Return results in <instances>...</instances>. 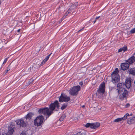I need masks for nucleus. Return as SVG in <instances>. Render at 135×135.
I'll list each match as a JSON object with an SVG mask.
<instances>
[{
	"label": "nucleus",
	"instance_id": "nucleus-31",
	"mask_svg": "<svg viewBox=\"0 0 135 135\" xmlns=\"http://www.w3.org/2000/svg\"><path fill=\"white\" fill-rule=\"evenodd\" d=\"M20 135H26V134L25 132L23 131H22V132L20 134Z\"/></svg>",
	"mask_w": 135,
	"mask_h": 135
},
{
	"label": "nucleus",
	"instance_id": "nucleus-33",
	"mask_svg": "<svg viewBox=\"0 0 135 135\" xmlns=\"http://www.w3.org/2000/svg\"><path fill=\"white\" fill-rule=\"evenodd\" d=\"M7 58H6L5 59L4 61H3V64H4L7 61Z\"/></svg>",
	"mask_w": 135,
	"mask_h": 135
},
{
	"label": "nucleus",
	"instance_id": "nucleus-46",
	"mask_svg": "<svg viewBox=\"0 0 135 135\" xmlns=\"http://www.w3.org/2000/svg\"><path fill=\"white\" fill-rule=\"evenodd\" d=\"M96 20H95L94 21V23H95V22H96Z\"/></svg>",
	"mask_w": 135,
	"mask_h": 135
},
{
	"label": "nucleus",
	"instance_id": "nucleus-8",
	"mask_svg": "<svg viewBox=\"0 0 135 135\" xmlns=\"http://www.w3.org/2000/svg\"><path fill=\"white\" fill-rule=\"evenodd\" d=\"M105 85L104 82L102 83L99 86V88L97 90V92L99 94H104L105 93Z\"/></svg>",
	"mask_w": 135,
	"mask_h": 135
},
{
	"label": "nucleus",
	"instance_id": "nucleus-2",
	"mask_svg": "<svg viewBox=\"0 0 135 135\" xmlns=\"http://www.w3.org/2000/svg\"><path fill=\"white\" fill-rule=\"evenodd\" d=\"M125 87L124 83H118L117 84V89H115L118 94H120V98L121 99L125 98L128 93L127 91L125 88Z\"/></svg>",
	"mask_w": 135,
	"mask_h": 135
},
{
	"label": "nucleus",
	"instance_id": "nucleus-39",
	"mask_svg": "<svg viewBox=\"0 0 135 135\" xmlns=\"http://www.w3.org/2000/svg\"><path fill=\"white\" fill-rule=\"evenodd\" d=\"M2 135H9L7 133H4L2 134Z\"/></svg>",
	"mask_w": 135,
	"mask_h": 135
},
{
	"label": "nucleus",
	"instance_id": "nucleus-44",
	"mask_svg": "<svg viewBox=\"0 0 135 135\" xmlns=\"http://www.w3.org/2000/svg\"><path fill=\"white\" fill-rule=\"evenodd\" d=\"M2 46L1 45V44H0V49L2 47Z\"/></svg>",
	"mask_w": 135,
	"mask_h": 135
},
{
	"label": "nucleus",
	"instance_id": "nucleus-20",
	"mask_svg": "<svg viewBox=\"0 0 135 135\" xmlns=\"http://www.w3.org/2000/svg\"><path fill=\"white\" fill-rule=\"evenodd\" d=\"M78 2H76L74 3L73 4H72L71 6V8L73 9H74L76 8V7L78 5Z\"/></svg>",
	"mask_w": 135,
	"mask_h": 135
},
{
	"label": "nucleus",
	"instance_id": "nucleus-50",
	"mask_svg": "<svg viewBox=\"0 0 135 135\" xmlns=\"http://www.w3.org/2000/svg\"><path fill=\"white\" fill-rule=\"evenodd\" d=\"M0 135H1V133L0 132Z\"/></svg>",
	"mask_w": 135,
	"mask_h": 135
},
{
	"label": "nucleus",
	"instance_id": "nucleus-6",
	"mask_svg": "<svg viewBox=\"0 0 135 135\" xmlns=\"http://www.w3.org/2000/svg\"><path fill=\"white\" fill-rule=\"evenodd\" d=\"M70 100V98L63 93H61L59 98V101L60 102H68Z\"/></svg>",
	"mask_w": 135,
	"mask_h": 135
},
{
	"label": "nucleus",
	"instance_id": "nucleus-40",
	"mask_svg": "<svg viewBox=\"0 0 135 135\" xmlns=\"http://www.w3.org/2000/svg\"><path fill=\"white\" fill-rule=\"evenodd\" d=\"M100 16H98V17H97L95 19V20H97L99 19L100 18Z\"/></svg>",
	"mask_w": 135,
	"mask_h": 135
},
{
	"label": "nucleus",
	"instance_id": "nucleus-27",
	"mask_svg": "<svg viewBox=\"0 0 135 135\" xmlns=\"http://www.w3.org/2000/svg\"><path fill=\"white\" fill-rule=\"evenodd\" d=\"M73 9H71V7L68 10V11L66 12V13L69 14V13H70L71 12L72 10Z\"/></svg>",
	"mask_w": 135,
	"mask_h": 135
},
{
	"label": "nucleus",
	"instance_id": "nucleus-47",
	"mask_svg": "<svg viewBox=\"0 0 135 135\" xmlns=\"http://www.w3.org/2000/svg\"><path fill=\"white\" fill-rule=\"evenodd\" d=\"M84 106H85L84 105H83V106H82V107H84Z\"/></svg>",
	"mask_w": 135,
	"mask_h": 135
},
{
	"label": "nucleus",
	"instance_id": "nucleus-32",
	"mask_svg": "<svg viewBox=\"0 0 135 135\" xmlns=\"http://www.w3.org/2000/svg\"><path fill=\"white\" fill-rule=\"evenodd\" d=\"M20 135H26V134L25 132L23 131H22V132L20 134Z\"/></svg>",
	"mask_w": 135,
	"mask_h": 135
},
{
	"label": "nucleus",
	"instance_id": "nucleus-14",
	"mask_svg": "<svg viewBox=\"0 0 135 135\" xmlns=\"http://www.w3.org/2000/svg\"><path fill=\"white\" fill-rule=\"evenodd\" d=\"M120 66L122 70H125L129 68V64L128 62L122 63L121 64Z\"/></svg>",
	"mask_w": 135,
	"mask_h": 135
},
{
	"label": "nucleus",
	"instance_id": "nucleus-24",
	"mask_svg": "<svg viewBox=\"0 0 135 135\" xmlns=\"http://www.w3.org/2000/svg\"><path fill=\"white\" fill-rule=\"evenodd\" d=\"M74 135H86L85 134L82 132H78L77 133L75 134Z\"/></svg>",
	"mask_w": 135,
	"mask_h": 135
},
{
	"label": "nucleus",
	"instance_id": "nucleus-48",
	"mask_svg": "<svg viewBox=\"0 0 135 135\" xmlns=\"http://www.w3.org/2000/svg\"><path fill=\"white\" fill-rule=\"evenodd\" d=\"M133 55H135V52L134 54H133Z\"/></svg>",
	"mask_w": 135,
	"mask_h": 135
},
{
	"label": "nucleus",
	"instance_id": "nucleus-22",
	"mask_svg": "<svg viewBox=\"0 0 135 135\" xmlns=\"http://www.w3.org/2000/svg\"><path fill=\"white\" fill-rule=\"evenodd\" d=\"M52 53L50 54L49 55L47 56L42 61L44 62V64H45V63L49 59L50 56L51 54Z\"/></svg>",
	"mask_w": 135,
	"mask_h": 135
},
{
	"label": "nucleus",
	"instance_id": "nucleus-16",
	"mask_svg": "<svg viewBox=\"0 0 135 135\" xmlns=\"http://www.w3.org/2000/svg\"><path fill=\"white\" fill-rule=\"evenodd\" d=\"M127 123L129 124L135 123V116L132 118H128Z\"/></svg>",
	"mask_w": 135,
	"mask_h": 135
},
{
	"label": "nucleus",
	"instance_id": "nucleus-5",
	"mask_svg": "<svg viewBox=\"0 0 135 135\" xmlns=\"http://www.w3.org/2000/svg\"><path fill=\"white\" fill-rule=\"evenodd\" d=\"M100 126L99 123L96 122L93 123H87L85 125V127L87 128L90 127L91 128L95 129Z\"/></svg>",
	"mask_w": 135,
	"mask_h": 135
},
{
	"label": "nucleus",
	"instance_id": "nucleus-35",
	"mask_svg": "<svg viewBox=\"0 0 135 135\" xmlns=\"http://www.w3.org/2000/svg\"><path fill=\"white\" fill-rule=\"evenodd\" d=\"M130 106V104L129 103H127L125 105V107H129Z\"/></svg>",
	"mask_w": 135,
	"mask_h": 135
},
{
	"label": "nucleus",
	"instance_id": "nucleus-19",
	"mask_svg": "<svg viewBox=\"0 0 135 135\" xmlns=\"http://www.w3.org/2000/svg\"><path fill=\"white\" fill-rule=\"evenodd\" d=\"M119 72L118 69V68H116L115 70L112 73L111 75V76L119 75L118 74Z\"/></svg>",
	"mask_w": 135,
	"mask_h": 135
},
{
	"label": "nucleus",
	"instance_id": "nucleus-42",
	"mask_svg": "<svg viewBox=\"0 0 135 135\" xmlns=\"http://www.w3.org/2000/svg\"><path fill=\"white\" fill-rule=\"evenodd\" d=\"M21 30V29H19L18 30H17V32H20V31Z\"/></svg>",
	"mask_w": 135,
	"mask_h": 135
},
{
	"label": "nucleus",
	"instance_id": "nucleus-43",
	"mask_svg": "<svg viewBox=\"0 0 135 135\" xmlns=\"http://www.w3.org/2000/svg\"><path fill=\"white\" fill-rule=\"evenodd\" d=\"M132 113H131L130 114H129V116H128H128H132Z\"/></svg>",
	"mask_w": 135,
	"mask_h": 135
},
{
	"label": "nucleus",
	"instance_id": "nucleus-28",
	"mask_svg": "<svg viewBox=\"0 0 135 135\" xmlns=\"http://www.w3.org/2000/svg\"><path fill=\"white\" fill-rule=\"evenodd\" d=\"M38 65H37V64L36 65H35L33 66V67L35 69H37L38 67Z\"/></svg>",
	"mask_w": 135,
	"mask_h": 135
},
{
	"label": "nucleus",
	"instance_id": "nucleus-45",
	"mask_svg": "<svg viewBox=\"0 0 135 135\" xmlns=\"http://www.w3.org/2000/svg\"><path fill=\"white\" fill-rule=\"evenodd\" d=\"M64 19H62V18L60 20L61 21V22Z\"/></svg>",
	"mask_w": 135,
	"mask_h": 135
},
{
	"label": "nucleus",
	"instance_id": "nucleus-29",
	"mask_svg": "<svg viewBox=\"0 0 135 135\" xmlns=\"http://www.w3.org/2000/svg\"><path fill=\"white\" fill-rule=\"evenodd\" d=\"M34 80L33 79H30V81H29V84H31L32 83L33 81Z\"/></svg>",
	"mask_w": 135,
	"mask_h": 135
},
{
	"label": "nucleus",
	"instance_id": "nucleus-25",
	"mask_svg": "<svg viewBox=\"0 0 135 135\" xmlns=\"http://www.w3.org/2000/svg\"><path fill=\"white\" fill-rule=\"evenodd\" d=\"M123 50V51L124 52H125L127 50V48L126 46H124L123 47H122L121 48Z\"/></svg>",
	"mask_w": 135,
	"mask_h": 135
},
{
	"label": "nucleus",
	"instance_id": "nucleus-38",
	"mask_svg": "<svg viewBox=\"0 0 135 135\" xmlns=\"http://www.w3.org/2000/svg\"><path fill=\"white\" fill-rule=\"evenodd\" d=\"M84 28V27L82 29H81L80 30H79V31H78V32H79L81 31H82L83 30V29Z\"/></svg>",
	"mask_w": 135,
	"mask_h": 135
},
{
	"label": "nucleus",
	"instance_id": "nucleus-3",
	"mask_svg": "<svg viewBox=\"0 0 135 135\" xmlns=\"http://www.w3.org/2000/svg\"><path fill=\"white\" fill-rule=\"evenodd\" d=\"M80 89V87L79 85L74 86L69 90V93L71 95L76 96L78 94Z\"/></svg>",
	"mask_w": 135,
	"mask_h": 135
},
{
	"label": "nucleus",
	"instance_id": "nucleus-18",
	"mask_svg": "<svg viewBox=\"0 0 135 135\" xmlns=\"http://www.w3.org/2000/svg\"><path fill=\"white\" fill-rule=\"evenodd\" d=\"M34 114L30 112L28 113L26 117V118L30 120L32 117L33 115Z\"/></svg>",
	"mask_w": 135,
	"mask_h": 135
},
{
	"label": "nucleus",
	"instance_id": "nucleus-7",
	"mask_svg": "<svg viewBox=\"0 0 135 135\" xmlns=\"http://www.w3.org/2000/svg\"><path fill=\"white\" fill-rule=\"evenodd\" d=\"M70 100V98L63 93H61L59 98V101L60 102H68Z\"/></svg>",
	"mask_w": 135,
	"mask_h": 135
},
{
	"label": "nucleus",
	"instance_id": "nucleus-15",
	"mask_svg": "<svg viewBox=\"0 0 135 135\" xmlns=\"http://www.w3.org/2000/svg\"><path fill=\"white\" fill-rule=\"evenodd\" d=\"M135 57L133 56L130 57L129 59L126 60V62H128L129 64H132L135 61Z\"/></svg>",
	"mask_w": 135,
	"mask_h": 135
},
{
	"label": "nucleus",
	"instance_id": "nucleus-12",
	"mask_svg": "<svg viewBox=\"0 0 135 135\" xmlns=\"http://www.w3.org/2000/svg\"><path fill=\"white\" fill-rule=\"evenodd\" d=\"M129 115V114L128 113H127L123 117L115 119L114 121V122H119L122 120H125L127 119V116Z\"/></svg>",
	"mask_w": 135,
	"mask_h": 135
},
{
	"label": "nucleus",
	"instance_id": "nucleus-4",
	"mask_svg": "<svg viewBox=\"0 0 135 135\" xmlns=\"http://www.w3.org/2000/svg\"><path fill=\"white\" fill-rule=\"evenodd\" d=\"M44 119V117L41 115L37 116L34 120V125L37 127L41 126L43 122Z\"/></svg>",
	"mask_w": 135,
	"mask_h": 135
},
{
	"label": "nucleus",
	"instance_id": "nucleus-23",
	"mask_svg": "<svg viewBox=\"0 0 135 135\" xmlns=\"http://www.w3.org/2000/svg\"><path fill=\"white\" fill-rule=\"evenodd\" d=\"M67 106V104L65 103H64L62 106L61 108V109L62 110H63L64 109H65Z\"/></svg>",
	"mask_w": 135,
	"mask_h": 135
},
{
	"label": "nucleus",
	"instance_id": "nucleus-17",
	"mask_svg": "<svg viewBox=\"0 0 135 135\" xmlns=\"http://www.w3.org/2000/svg\"><path fill=\"white\" fill-rule=\"evenodd\" d=\"M128 71L130 74H132L133 75H135V68H131L128 70Z\"/></svg>",
	"mask_w": 135,
	"mask_h": 135
},
{
	"label": "nucleus",
	"instance_id": "nucleus-41",
	"mask_svg": "<svg viewBox=\"0 0 135 135\" xmlns=\"http://www.w3.org/2000/svg\"><path fill=\"white\" fill-rule=\"evenodd\" d=\"M44 64V62L42 61L40 64V66H42Z\"/></svg>",
	"mask_w": 135,
	"mask_h": 135
},
{
	"label": "nucleus",
	"instance_id": "nucleus-49",
	"mask_svg": "<svg viewBox=\"0 0 135 135\" xmlns=\"http://www.w3.org/2000/svg\"><path fill=\"white\" fill-rule=\"evenodd\" d=\"M61 22V21H59V22Z\"/></svg>",
	"mask_w": 135,
	"mask_h": 135
},
{
	"label": "nucleus",
	"instance_id": "nucleus-34",
	"mask_svg": "<svg viewBox=\"0 0 135 135\" xmlns=\"http://www.w3.org/2000/svg\"><path fill=\"white\" fill-rule=\"evenodd\" d=\"M9 70V69L8 68H7V70H6L5 71L4 73H6L8 72V71Z\"/></svg>",
	"mask_w": 135,
	"mask_h": 135
},
{
	"label": "nucleus",
	"instance_id": "nucleus-11",
	"mask_svg": "<svg viewBox=\"0 0 135 135\" xmlns=\"http://www.w3.org/2000/svg\"><path fill=\"white\" fill-rule=\"evenodd\" d=\"M15 126L14 125L10 124L8 127L7 133L9 135H12L14 132Z\"/></svg>",
	"mask_w": 135,
	"mask_h": 135
},
{
	"label": "nucleus",
	"instance_id": "nucleus-37",
	"mask_svg": "<svg viewBox=\"0 0 135 135\" xmlns=\"http://www.w3.org/2000/svg\"><path fill=\"white\" fill-rule=\"evenodd\" d=\"M79 84L81 86H82L83 85V83L82 82H80L79 83Z\"/></svg>",
	"mask_w": 135,
	"mask_h": 135
},
{
	"label": "nucleus",
	"instance_id": "nucleus-26",
	"mask_svg": "<svg viewBox=\"0 0 135 135\" xmlns=\"http://www.w3.org/2000/svg\"><path fill=\"white\" fill-rule=\"evenodd\" d=\"M131 33H135V28L132 29L130 31Z\"/></svg>",
	"mask_w": 135,
	"mask_h": 135
},
{
	"label": "nucleus",
	"instance_id": "nucleus-36",
	"mask_svg": "<svg viewBox=\"0 0 135 135\" xmlns=\"http://www.w3.org/2000/svg\"><path fill=\"white\" fill-rule=\"evenodd\" d=\"M122 51L123 50L122 49V48H121L118 50V52H119Z\"/></svg>",
	"mask_w": 135,
	"mask_h": 135
},
{
	"label": "nucleus",
	"instance_id": "nucleus-9",
	"mask_svg": "<svg viewBox=\"0 0 135 135\" xmlns=\"http://www.w3.org/2000/svg\"><path fill=\"white\" fill-rule=\"evenodd\" d=\"M16 124L19 125L20 127L21 126L22 127H25L26 126V123L25 122L23 119H20L16 120L15 121Z\"/></svg>",
	"mask_w": 135,
	"mask_h": 135
},
{
	"label": "nucleus",
	"instance_id": "nucleus-21",
	"mask_svg": "<svg viewBox=\"0 0 135 135\" xmlns=\"http://www.w3.org/2000/svg\"><path fill=\"white\" fill-rule=\"evenodd\" d=\"M66 117V115L65 114H64L62 115L61 116L59 119V120L60 121H63L64 119Z\"/></svg>",
	"mask_w": 135,
	"mask_h": 135
},
{
	"label": "nucleus",
	"instance_id": "nucleus-10",
	"mask_svg": "<svg viewBox=\"0 0 135 135\" xmlns=\"http://www.w3.org/2000/svg\"><path fill=\"white\" fill-rule=\"evenodd\" d=\"M112 81L113 84L118 83L119 81L120 77L119 75L111 76Z\"/></svg>",
	"mask_w": 135,
	"mask_h": 135
},
{
	"label": "nucleus",
	"instance_id": "nucleus-30",
	"mask_svg": "<svg viewBox=\"0 0 135 135\" xmlns=\"http://www.w3.org/2000/svg\"><path fill=\"white\" fill-rule=\"evenodd\" d=\"M68 14L67 13H65L64 16H63V17H62V19H65L66 17L67 16V15H68Z\"/></svg>",
	"mask_w": 135,
	"mask_h": 135
},
{
	"label": "nucleus",
	"instance_id": "nucleus-13",
	"mask_svg": "<svg viewBox=\"0 0 135 135\" xmlns=\"http://www.w3.org/2000/svg\"><path fill=\"white\" fill-rule=\"evenodd\" d=\"M131 78H127L125 81L124 85L127 88L129 89L131 85Z\"/></svg>",
	"mask_w": 135,
	"mask_h": 135
},
{
	"label": "nucleus",
	"instance_id": "nucleus-1",
	"mask_svg": "<svg viewBox=\"0 0 135 135\" xmlns=\"http://www.w3.org/2000/svg\"><path fill=\"white\" fill-rule=\"evenodd\" d=\"M59 104L57 100H56L53 103H51L49 106V108H43L40 109L38 111L39 113L43 114L44 115L48 116L46 117L47 119L53 113V111L56 108L57 109L56 110H58L60 107Z\"/></svg>",
	"mask_w": 135,
	"mask_h": 135
}]
</instances>
